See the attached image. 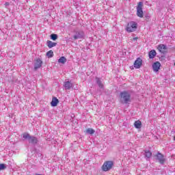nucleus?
<instances>
[{
  "mask_svg": "<svg viewBox=\"0 0 175 175\" xmlns=\"http://www.w3.org/2000/svg\"><path fill=\"white\" fill-rule=\"evenodd\" d=\"M120 103L123 105H128L131 103V94L127 91H123L120 94Z\"/></svg>",
  "mask_w": 175,
  "mask_h": 175,
  "instance_id": "1",
  "label": "nucleus"
},
{
  "mask_svg": "<svg viewBox=\"0 0 175 175\" xmlns=\"http://www.w3.org/2000/svg\"><path fill=\"white\" fill-rule=\"evenodd\" d=\"M125 29L129 33L135 32V31L137 29V23L135 21H131L128 23Z\"/></svg>",
  "mask_w": 175,
  "mask_h": 175,
  "instance_id": "2",
  "label": "nucleus"
},
{
  "mask_svg": "<svg viewBox=\"0 0 175 175\" xmlns=\"http://www.w3.org/2000/svg\"><path fill=\"white\" fill-rule=\"evenodd\" d=\"M114 166V162L112 161H105L103 164L101 169L103 172H109V170H111L113 167Z\"/></svg>",
  "mask_w": 175,
  "mask_h": 175,
  "instance_id": "3",
  "label": "nucleus"
},
{
  "mask_svg": "<svg viewBox=\"0 0 175 175\" xmlns=\"http://www.w3.org/2000/svg\"><path fill=\"white\" fill-rule=\"evenodd\" d=\"M137 16L140 18L144 17V14L143 13V2L140 1L137 5Z\"/></svg>",
  "mask_w": 175,
  "mask_h": 175,
  "instance_id": "4",
  "label": "nucleus"
},
{
  "mask_svg": "<svg viewBox=\"0 0 175 175\" xmlns=\"http://www.w3.org/2000/svg\"><path fill=\"white\" fill-rule=\"evenodd\" d=\"M142 65H143V60L142 58L138 57L134 62V68L135 69H140L142 68Z\"/></svg>",
  "mask_w": 175,
  "mask_h": 175,
  "instance_id": "5",
  "label": "nucleus"
},
{
  "mask_svg": "<svg viewBox=\"0 0 175 175\" xmlns=\"http://www.w3.org/2000/svg\"><path fill=\"white\" fill-rule=\"evenodd\" d=\"M156 157L159 163H161V165H163V163L166 162V159H165V156H163V154H162L161 152H158Z\"/></svg>",
  "mask_w": 175,
  "mask_h": 175,
  "instance_id": "6",
  "label": "nucleus"
},
{
  "mask_svg": "<svg viewBox=\"0 0 175 175\" xmlns=\"http://www.w3.org/2000/svg\"><path fill=\"white\" fill-rule=\"evenodd\" d=\"M152 68L153 70V72H159V70L161 69V63L159 62H155L152 65Z\"/></svg>",
  "mask_w": 175,
  "mask_h": 175,
  "instance_id": "7",
  "label": "nucleus"
},
{
  "mask_svg": "<svg viewBox=\"0 0 175 175\" xmlns=\"http://www.w3.org/2000/svg\"><path fill=\"white\" fill-rule=\"evenodd\" d=\"M43 64V62L40 59H36V62L34 64V70H38L40 68H42V65Z\"/></svg>",
  "mask_w": 175,
  "mask_h": 175,
  "instance_id": "8",
  "label": "nucleus"
},
{
  "mask_svg": "<svg viewBox=\"0 0 175 175\" xmlns=\"http://www.w3.org/2000/svg\"><path fill=\"white\" fill-rule=\"evenodd\" d=\"M84 36V32L78 31L77 32V35L73 36L75 40H77V39H81Z\"/></svg>",
  "mask_w": 175,
  "mask_h": 175,
  "instance_id": "9",
  "label": "nucleus"
},
{
  "mask_svg": "<svg viewBox=\"0 0 175 175\" xmlns=\"http://www.w3.org/2000/svg\"><path fill=\"white\" fill-rule=\"evenodd\" d=\"M157 49L160 53H162L163 54L166 53L167 48L165 46V44H159L157 47Z\"/></svg>",
  "mask_w": 175,
  "mask_h": 175,
  "instance_id": "10",
  "label": "nucleus"
},
{
  "mask_svg": "<svg viewBox=\"0 0 175 175\" xmlns=\"http://www.w3.org/2000/svg\"><path fill=\"white\" fill-rule=\"evenodd\" d=\"M58 103H59V100H58V98H57V97H53L52 101L51 102V106H52L53 107H55V106H57Z\"/></svg>",
  "mask_w": 175,
  "mask_h": 175,
  "instance_id": "11",
  "label": "nucleus"
},
{
  "mask_svg": "<svg viewBox=\"0 0 175 175\" xmlns=\"http://www.w3.org/2000/svg\"><path fill=\"white\" fill-rule=\"evenodd\" d=\"M73 87V84L70 81H68L64 83L65 90H70Z\"/></svg>",
  "mask_w": 175,
  "mask_h": 175,
  "instance_id": "12",
  "label": "nucleus"
},
{
  "mask_svg": "<svg viewBox=\"0 0 175 175\" xmlns=\"http://www.w3.org/2000/svg\"><path fill=\"white\" fill-rule=\"evenodd\" d=\"M46 44L49 49H53V47H55V46H57V42H53L52 41L47 40Z\"/></svg>",
  "mask_w": 175,
  "mask_h": 175,
  "instance_id": "13",
  "label": "nucleus"
},
{
  "mask_svg": "<svg viewBox=\"0 0 175 175\" xmlns=\"http://www.w3.org/2000/svg\"><path fill=\"white\" fill-rule=\"evenodd\" d=\"M149 58L150 59H152V58H155V56L157 55V51H155V50H151L150 52H149Z\"/></svg>",
  "mask_w": 175,
  "mask_h": 175,
  "instance_id": "14",
  "label": "nucleus"
},
{
  "mask_svg": "<svg viewBox=\"0 0 175 175\" xmlns=\"http://www.w3.org/2000/svg\"><path fill=\"white\" fill-rule=\"evenodd\" d=\"M29 143L36 144V143H38V138L36 137H30V139H29Z\"/></svg>",
  "mask_w": 175,
  "mask_h": 175,
  "instance_id": "15",
  "label": "nucleus"
},
{
  "mask_svg": "<svg viewBox=\"0 0 175 175\" xmlns=\"http://www.w3.org/2000/svg\"><path fill=\"white\" fill-rule=\"evenodd\" d=\"M134 126L137 129H140L142 128V122L140 120H137L134 122Z\"/></svg>",
  "mask_w": 175,
  "mask_h": 175,
  "instance_id": "16",
  "label": "nucleus"
},
{
  "mask_svg": "<svg viewBox=\"0 0 175 175\" xmlns=\"http://www.w3.org/2000/svg\"><path fill=\"white\" fill-rule=\"evenodd\" d=\"M46 57H48V58H53V57H54V52L52 50L49 51L46 53Z\"/></svg>",
  "mask_w": 175,
  "mask_h": 175,
  "instance_id": "17",
  "label": "nucleus"
},
{
  "mask_svg": "<svg viewBox=\"0 0 175 175\" xmlns=\"http://www.w3.org/2000/svg\"><path fill=\"white\" fill-rule=\"evenodd\" d=\"M58 62L59 64H66V58L65 57H61L59 59H58Z\"/></svg>",
  "mask_w": 175,
  "mask_h": 175,
  "instance_id": "18",
  "label": "nucleus"
},
{
  "mask_svg": "<svg viewBox=\"0 0 175 175\" xmlns=\"http://www.w3.org/2000/svg\"><path fill=\"white\" fill-rule=\"evenodd\" d=\"M152 156V152L150 150H145V157L146 158H150Z\"/></svg>",
  "mask_w": 175,
  "mask_h": 175,
  "instance_id": "19",
  "label": "nucleus"
},
{
  "mask_svg": "<svg viewBox=\"0 0 175 175\" xmlns=\"http://www.w3.org/2000/svg\"><path fill=\"white\" fill-rule=\"evenodd\" d=\"M86 133H89V135H94L95 133V131L93 129H86Z\"/></svg>",
  "mask_w": 175,
  "mask_h": 175,
  "instance_id": "20",
  "label": "nucleus"
},
{
  "mask_svg": "<svg viewBox=\"0 0 175 175\" xmlns=\"http://www.w3.org/2000/svg\"><path fill=\"white\" fill-rule=\"evenodd\" d=\"M23 139H28L29 140L31 135L28 133H25L23 134Z\"/></svg>",
  "mask_w": 175,
  "mask_h": 175,
  "instance_id": "21",
  "label": "nucleus"
},
{
  "mask_svg": "<svg viewBox=\"0 0 175 175\" xmlns=\"http://www.w3.org/2000/svg\"><path fill=\"white\" fill-rule=\"evenodd\" d=\"M51 39L52 40H57L58 39V36L57 34H51Z\"/></svg>",
  "mask_w": 175,
  "mask_h": 175,
  "instance_id": "22",
  "label": "nucleus"
},
{
  "mask_svg": "<svg viewBox=\"0 0 175 175\" xmlns=\"http://www.w3.org/2000/svg\"><path fill=\"white\" fill-rule=\"evenodd\" d=\"M97 83L99 85L100 88H103V84L99 80V78H97Z\"/></svg>",
  "mask_w": 175,
  "mask_h": 175,
  "instance_id": "23",
  "label": "nucleus"
},
{
  "mask_svg": "<svg viewBox=\"0 0 175 175\" xmlns=\"http://www.w3.org/2000/svg\"><path fill=\"white\" fill-rule=\"evenodd\" d=\"M6 169V165L1 163L0 164V170H5Z\"/></svg>",
  "mask_w": 175,
  "mask_h": 175,
  "instance_id": "24",
  "label": "nucleus"
},
{
  "mask_svg": "<svg viewBox=\"0 0 175 175\" xmlns=\"http://www.w3.org/2000/svg\"><path fill=\"white\" fill-rule=\"evenodd\" d=\"M137 39H139V38L135 37V38H133L131 40L135 41V40H137Z\"/></svg>",
  "mask_w": 175,
  "mask_h": 175,
  "instance_id": "25",
  "label": "nucleus"
},
{
  "mask_svg": "<svg viewBox=\"0 0 175 175\" xmlns=\"http://www.w3.org/2000/svg\"><path fill=\"white\" fill-rule=\"evenodd\" d=\"M5 5H9V3H8V2L5 3Z\"/></svg>",
  "mask_w": 175,
  "mask_h": 175,
  "instance_id": "26",
  "label": "nucleus"
}]
</instances>
